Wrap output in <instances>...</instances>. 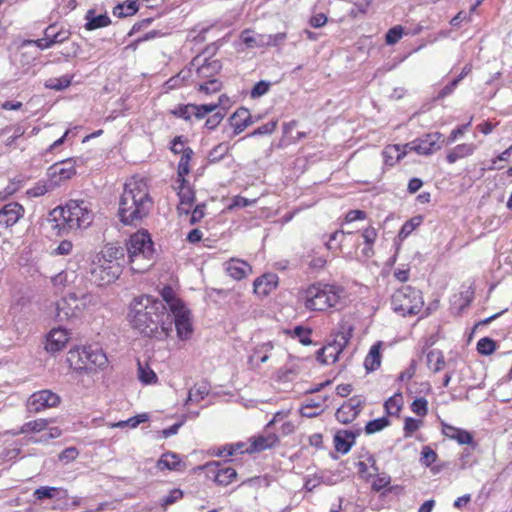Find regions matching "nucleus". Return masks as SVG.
Masks as SVG:
<instances>
[{
  "label": "nucleus",
  "mask_w": 512,
  "mask_h": 512,
  "mask_svg": "<svg viewBox=\"0 0 512 512\" xmlns=\"http://www.w3.org/2000/svg\"><path fill=\"white\" fill-rule=\"evenodd\" d=\"M200 469L205 470L207 475L212 477L214 482L220 486L231 484L237 477V472L233 467L223 466L216 461L206 463Z\"/></svg>",
  "instance_id": "15"
},
{
  "label": "nucleus",
  "mask_w": 512,
  "mask_h": 512,
  "mask_svg": "<svg viewBox=\"0 0 512 512\" xmlns=\"http://www.w3.org/2000/svg\"><path fill=\"white\" fill-rule=\"evenodd\" d=\"M367 460L370 463V468H372L375 473L372 475L370 481L368 482L371 484V490L373 492L379 493L389 487L391 483V477L385 472L379 473V467L373 455H369Z\"/></svg>",
  "instance_id": "25"
},
{
  "label": "nucleus",
  "mask_w": 512,
  "mask_h": 512,
  "mask_svg": "<svg viewBox=\"0 0 512 512\" xmlns=\"http://www.w3.org/2000/svg\"><path fill=\"white\" fill-rule=\"evenodd\" d=\"M137 378L143 385H155L158 383V376L150 367L148 362H137Z\"/></svg>",
  "instance_id": "37"
},
{
  "label": "nucleus",
  "mask_w": 512,
  "mask_h": 512,
  "mask_svg": "<svg viewBox=\"0 0 512 512\" xmlns=\"http://www.w3.org/2000/svg\"><path fill=\"white\" fill-rule=\"evenodd\" d=\"M270 86V82L264 80L257 82L250 91V97L256 99L265 95L269 91Z\"/></svg>",
  "instance_id": "61"
},
{
  "label": "nucleus",
  "mask_w": 512,
  "mask_h": 512,
  "mask_svg": "<svg viewBox=\"0 0 512 512\" xmlns=\"http://www.w3.org/2000/svg\"><path fill=\"white\" fill-rule=\"evenodd\" d=\"M427 365L433 372H439L445 367V358L442 351L434 349L427 354Z\"/></svg>",
  "instance_id": "45"
},
{
  "label": "nucleus",
  "mask_w": 512,
  "mask_h": 512,
  "mask_svg": "<svg viewBox=\"0 0 512 512\" xmlns=\"http://www.w3.org/2000/svg\"><path fill=\"white\" fill-rule=\"evenodd\" d=\"M423 426L422 419L406 417L404 419L403 433L405 438L412 437L413 434Z\"/></svg>",
  "instance_id": "56"
},
{
  "label": "nucleus",
  "mask_w": 512,
  "mask_h": 512,
  "mask_svg": "<svg viewBox=\"0 0 512 512\" xmlns=\"http://www.w3.org/2000/svg\"><path fill=\"white\" fill-rule=\"evenodd\" d=\"M86 23L84 28L87 31H93L96 29L107 27L111 24V19L105 14L95 15V10L90 9L85 15Z\"/></svg>",
  "instance_id": "34"
},
{
  "label": "nucleus",
  "mask_w": 512,
  "mask_h": 512,
  "mask_svg": "<svg viewBox=\"0 0 512 512\" xmlns=\"http://www.w3.org/2000/svg\"><path fill=\"white\" fill-rule=\"evenodd\" d=\"M54 220L61 219L63 228L68 230L86 229L94 221L91 204L83 199H70L63 206L54 208L51 212Z\"/></svg>",
  "instance_id": "7"
},
{
  "label": "nucleus",
  "mask_w": 512,
  "mask_h": 512,
  "mask_svg": "<svg viewBox=\"0 0 512 512\" xmlns=\"http://www.w3.org/2000/svg\"><path fill=\"white\" fill-rule=\"evenodd\" d=\"M146 421H148V415L143 413V414H138L136 416H133L127 420H122V421L115 422V423H109L108 426L111 428H125V427L136 428L139 424L144 423Z\"/></svg>",
  "instance_id": "50"
},
{
  "label": "nucleus",
  "mask_w": 512,
  "mask_h": 512,
  "mask_svg": "<svg viewBox=\"0 0 512 512\" xmlns=\"http://www.w3.org/2000/svg\"><path fill=\"white\" fill-rule=\"evenodd\" d=\"M352 232H345L344 230H337L331 234L329 241L326 243V247L329 250H332L334 247L332 246L333 241H339L338 249L343 251L342 243L346 240L347 237L352 236Z\"/></svg>",
  "instance_id": "60"
},
{
  "label": "nucleus",
  "mask_w": 512,
  "mask_h": 512,
  "mask_svg": "<svg viewBox=\"0 0 512 512\" xmlns=\"http://www.w3.org/2000/svg\"><path fill=\"white\" fill-rule=\"evenodd\" d=\"M76 174V164L71 158L53 164L48 169V176L54 188L71 179Z\"/></svg>",
  "instance_id": "16"
},
{
  "label": "nucleus",
  "mask_w": 512,
  "mask_h": 512,
  "mask_svg": "<svg viewBox=\"0 0 512 512\" xmlns=\"http://www.w3.org/2000/svg\"><path fill=\"white\" fill-rule=\"evenodd\" d=\"M174 317V324L177 336L181 340L191 338L193 334L191 311L185 306L170 313Z\"/></svg>",
  "instance_id": "17"
},
{
  "label": "nucleus",
  "mask_w": 512,
  "mask_h": 512,
  "mask_svg": "<svg viewBox=\"0 0 512 512\" xmlns=\"http://www.w3.org/2000/svg\"><path fill=\"white\" fill-rule=\"evenodd\" d=\"M285 333L291 338L298 339V341L304 346H310L313 344V340L311 338L313 329L311 327L297 325L293 329L286 330Z\"/></svg>",
  "instance_id": "38"
},
{
  "label": "nucleus",
  "mask_w": 512,
  "mask_h": 512,
  "mask_svg": "<svg viewBox=\"0 0 512 512\" xmlns=\"http://www.w3.org/2000/svg\"><path fill=\"white\" fill-rule=\"evenodd\" d=\"M441 432L445 437L456 441L460 445L473 442V436L470 432L444 422L441 423Z\"/></svg>",
  "instance_id": "27"
},
{
  "label": "nucleus",
  "mask_w": 512,
  "mask_h": 512,
  "mask_svg": "<svg viewBox=\"0 0 512 512\" xmlns=\"http://www.w3.org/2000/svg\"><path fill=\"white\" fill-rule=\"evenodd\" d=\"M360 435V431H352L341 429L336 431L333 437L334 448L338 453L342 455L347 454L351 448L355 445L357 437Z\"/></svg>",
  "instance_id": "20"
},
{
  "label": "nucleus",
  "mask_w": 512,
  "mask_h": 512,
  "mask_svg": "<svg viewBox=\"0 0 512 512\" xmlns=\"http://www.w3.org/2000/svg\"><path fill=\"white\" fill-rule=\"evenodd\" d=\"M476 145L474 143H461L456 145L446 154V161L453 164L461 159L467 158L474 154Z\"/></svg>",
  "instance_id": "32"
},
{
  "label": "nucleus",
  "mask_w": 512,
  "mask_h": 512,
  "mask_svg": "<svg viewBox=\"0 0 512 512\" xmlns=\"http://www.w3.org/2000/svg\"><path fill=\"white\" fill-rule=\"evenodd\" d=\"M60 397L51 390H40L34 392L27 400V408L32 413H39L48 408L58 406Z\"/></svg>",
  "instance_id": "13"
},
{
  "label": "nucleus",
  "mask_w": 512,
  "mask_h": 512,
  "mask_svg": "<svg viewBox=\"0 0 512 512\" xmlns=\"http://www.w3.org/2000/svg\"><path fill=\"white\" fill-rule=\"evenodd\" d=\"M308 358H299L293 355H289L287 363L281 369V374L285 378H289L290 375H298L304 368V362Z\"/></svg>",
  "instance_id": "39"
},
{
  "label": "nucleus",
  "mask_w": 512,
  "mask_h": 512,
  "mask_svg": "<svg viewBox=\"0 0 512 512\" xmlns=\"http://www.w3.org/2000/svg\"><path fill=\"white\" fill-rule=\"evenodd\" d=\"M381 349H382L381 341L374 343L370 347V350L364 359V367L367 372H373L380 368L381 361H382Z\"/></svg>",
  "instance_id": "33"
},
{
  "label": "nucleus",
  "mask_w": 512,
  "mask_h": 512,
  "mask_svg": "<svg viewBox=\"0 0 512 512\" xmlns=\"http://www.w3.org/2000/svg\"><path fill=\"white\" fill-rule=\"evenodd\" d=\"M127 264L134 273H144L153 264L155 253L150 233L141 229L130 235L125 243Z\"/></svg>",
  "instance_id": "5"
},
{
  "label": "nucleus",
  "mask_w": 512,
  "mask_h": 512,
  "mask_svg": "<svg viewBox=\"0 0 512 512\" xmlns=\"http://www.w3.org/2000/svg\"><path fill=\"white\" fill-rule=\"evenodd\" d=\"M222 63L218 59L194 57L189 65L167 81L169 88H176L185 82L199 83L219 79Z\"/></svg>",
  "instance_id": "6"
},
{
  "label": "nucleus",
  "mask_w": 512,
  "mask_h": 512,
  "mask_svg": "<svg viewBox=\"0 0 512 512\" xmlns=\"http://www.w3.org/2000/svg\"><path fill=\"white\" fill-rule=\"evenodd\" d=\"M56 30V25H49L44 32V35L46 36H52L55 44L63 43L64 41L68 40L70 37V32L68 30Z\"/></svg>",
  "instance_id": "57"
},
{
  "label": "nucleus",
  "mask_w": 512,
  "mask_h": 512,
  "mask_svg": "<svg viewBox=\"0 0 512 512\" xmlns=\"http://www.w3.org/2000/svg\"><path fill=\"white\" fill-rule=\"evenodd\" d=\"M279 284V277L275 273H265L256 278L253 283L254 293L266 297L273 292Z\"/></svg>",
  "instance_id": "23"
},
{
  "label": "nucleus",
  "mask_w": 512,
  "mask_h": 512,
  "mask_svg": "<svg viewBox=\"0 0 512 512\" xmlns=\"http://www.w3.org/2000/svg\"><path fill=\"white\" fill-rule=\"evenodd\" d=\"M72 79V75H63L61 77L50 78L45 83V86L56 91H61L68 88L71 85Z\"/></svg>",
  "instance_id": "53"
},
{
  "label": "nucleus",
  "mask_w": 512,
  "mask_h": 512,
  "mask_svg": "<svg viewBox=\"0 0 512 512\" xmlns=\"http://www.w3.org/2000/svg\"><path fill=\"white\" fill-rule=\"evenodd\" d=\"M11 131L13 132L12 135L5 140V146L7 148H11L12 146H14L16 140L21 138L25 133V130L20 125L6 126L0 129V136H3Z\"/></svg>",
  "instance_id": "49"
},
{
  "label": "nucleus",
  "mask_w": 512,
  "mask_h": 512,
  "mask_svg": "<svg viewBox=\"0 0 512 512\" xmlns=\"http://www.w3.org/2000/svg\"><path fill=\"white\" fill-rule=\"evenodd\" d=\"M278 443L279 437L273 432L254 436L250 438V446L246 448V453L262 452L275 447Z\"/></svg>",
  "instance_id": "24"
},
{
  "label": "nucleus",
  "mask_w": 512,
  "mask_h": 512,
  "mask_svg": "<svg viewBox=\"0 0 512 512\" xmlns=\"http://www.w3.org/2000/svg\"><path fill=\"white\" fill-rule=\"evenodd\" d=\"M54 189L53 184L50 182V180H40L37 183L34 184L33 187L29 188L26 191V194L30 198H37L45 195L47 192Z\"/></svg>",
  "instance_id": "47"
},
{
  "label": "nucleus",
  "mask_w": 512,
  "mask_h": 512,
  "mask_svg": "<svg viewBox=\"0 0 512 512\" xmlns=\"http://www.w3.org/2000/svg\"><path fill=\"white\" fill-rule=\"evenodd\" d=\"M226 274L236 281L246 278L252 273V266L238 258H231L224 263Z\"/></svg>",
  "instance_id": "21"
},
{
  "label": "nucleus",
  "mask_w": 512,
  "mask_h": 512,
  "mask_svg": "<svg viewBox=\"0 0 512 512\" xmlns=\"http://www.w3.org/2000/svg\"><path fill=\"white\" fill-rule=\"evenodd\" d=\"M153 204L149 180L140 175H133L124 183L119 200V219L124 225L139 223L149 215Z\"/></svg>",
  "instance_id": "2"
},
{
  "label": "nucleus",
  "mask_w": 512,
  "mask_h": 512,
  "mask_svg": "<svg viewBox=\"0 0 512 512\" xmlns=\"http://www.w3.org/2000/svg\"><path fill=\"white\" fill-rule=\"evenodd\" d=\"M476 348L479 354L489 356L495 352L497 343L489 337H483L478 340Z\"/></svg>",
  "instance_id": "54"
},
{
  "label": "nucleus",
  "mask_w": 512,
  "mask_h": 512,
  "mask_svg": "<svg viewBox=\"0 0 512 512\" xmlns=\"http://www.w3.org/2000/svg\"><path fill=\"white\" fill-rule=\"evenodd\" d=\"M193 155H194V152L191 148H188V150L185 151V154L181 155L180 160L178 162V167H177L178 181H183V179H185V177L190 173V171H191L190 162L192 160Z\"/></svg>",
  "instance_id": "43"
},
{
  "label": "nucleus",
  "mask_w": 512,
  "mask_h": 512,
  "mask_svg": "<svg viewBox=\"0 0 512 512\" xmlns=\"http://www.w3.org/2000/svg\"><path fill=\"white\" fill-rule=\"evenodd\" d=\"M234 134H240L252 124V116L247 108H238L229 119Z\"/></svg>",
  "instance_id": "28"
},
{
  "label": "nucleus",
  "mask_w": 512,
  "mask_h": 512,
  "mask_svg": "<svg viewBox=\"0 0 512 512\" xmlns=\"http://www.w3.org/2000/svg\"><path fill=\"white\" fill-rule=\"evenodd\" d=\"M67 362L78 373L95 374L108 365V358L96 344L77 346L69 350Z\"/></svg>",
  "instance_id": "8"
},
{
  "label": "nucleus",
  "mask_w": 512,
  "mask_h": 512,
  "mask_svg": "<svg viewBox=\"0 0 512 512\" xmlns=\"http://www.w3.org/2000/svg\"><path fill=\"white\" fill-rule=\"evenodd\" d=\"M392 309L403 317L418 315L424 307L422 292L410 285L397 289L391 297Z\"/></svg>",
  "instance_id": "9"
},
{
  "label": "nucleus",
  "mask_w": 512,
  "mask_h": 512,
  "mask_svg": "<svg viewBox=\"0 0 512 512\" xmlns=\"http://www.w3.org/2000/svg\"><path fill=\"white\" fill-rule=\"evenodd\" d=\"M138 11L136 1L128 0L126 3L119 4L113 9V14L119 18L134 15Z\"/></svg>",
  "instance_id": "51"
},
{
  "label": "nucleus",
  "mask_w": 512,
  "mask_h": 512,
  "mask_svg": "<svg viewBox=\"0 0 512 512\" xmlns=\"http://www.w3.org/2000/svg\"><path fill=\"white\" fill-rule=\"evenodd\" d=\"M25 208L18 202H10L0 209V227L10 228L24 217Z\"/></svg>",
  "instance_id": "19"
},
{
  "label": "nucleus",
  "mask_w": 512,
  "mask_h": 512,
  "mask_svg": "<svg viewBox=\"0 0 512 512\" xmlns=\"http://www.w3.org/2000/svg\"><path fill=\"white\" fill-rule=\"evenodd\" d=\"M221 103H222V100L220 97L218 102H216V103L201 104V105L193 104V116L199 120L203 119L209 113L214 112L221 105Z\"/></svg>",
  "instance_id": "52"
},
{
  "label": "nucleus",
  "mask_w": 512,
  "mask_h": 512,
  "mask_svg": "<svg viewBox=\"0 0 512 512\" xmlns=\"http://www.w3.org/2000/svg\"><path fill=\"white\" fill-rule=\"evenodd\" d=\"M385 413L390 417L399 418L404 407V397L401 392H396L384 402Z\"/></svg>",
  "instance_id": "35"
},
{
  "label": "nucleus",
  "mask_w": 512,
  "mask_h": 512,
  "mask_svg": "<svg viewBox=\"0 0 512 512\" xmlns=\"http://www.w3.org/2000/svg\"><path fill=\"white\" fill-rule=\"evenodd\" d=\"M160 294L163 301L166 303V307L168 306L170 313L185 306V303L176 295L175 291L170 286L163 287Z\"/></svg>",
  "instance_id": "40"
},
{
  "label": "nucleus",
  "mask_w": 512,
  "mask_h": 512,
  "mask_svg": "<svg viewBox=\"0 0 512 512\" xmlns=\"http://www.w3.org/2000/svg\"><path fill=\"white\" fill-rule=\"evenodd\" d=\"M348 299L346 288L336 282L315 281L303 287L299 300L312 313H334L341 311Z\"/></svg>",
  "instance_id": "3"
},
{
  "label": "nucleus",
  "mask_w": 512,
  "mask_h": 512,
  "mask_svg": "<svg viewBox=\"0 0 512 512\" xmlns=\"http://www.w3.org/2000/svg\"><path fill=\"white\" fill-rule=\"evenodd\" d=\"M367 219V213L360 209L349 210L345 213L341 225L349 224L355 221H364Z\"/></svg>",
  "instance_id": "59"
},
{
  "label": "nucleus",
  "mask_w": 512,
  "mask_h": 512,
  "mask_svg": "<svg viewBox=\"0 0 512 512\" xmlns=\"http://www.w3.org/2000/svg\"><path fill=\"white\" fill-rule=\"evenodd\" d=\"M275 345L273 341H265L257 343L249 356V363L252 365H260L266 363L272 356Z\"/></svg>",
  "instance_id": "26"
},
{
  "label": "nucleus",
  "mask_w": 512,
  "mask_h": 512,
  "mask_svg": "<svg viewBox=\"0 0 512 512\" xmlns=\"http://www.w3.org/2000/svg\"><path fill=\"white\" fill-rule=\"evenodd\" d=\"M241 41L247 48H263L264 35H253V30L244 29L240 34Z\"/></svg>",
  "instance_id": "46"
},
{
  "label": "nucleus",
  "mask_w": 512,
  "mask_h": 512,
  "mask_svg": "<svg viewBox=\"0 0 512 512\" xmlns=\"http://www.w3.org/2000/svg\"><path fill=\"white\" fill-rule=\"evenodd\" d=\"M70 340V332L64 328L52 329L46 339L45 348L50 352H58L63 350Z\"/></svg>",
  "instance_id": "22"
},
{
  "label": "nucleus",
  "mask_w": 512,
  "mask_h": 512,
  "mask_svg": "<svg viewBox=\"0 0 512 512\" xmlns=\"http://www.w3.org/2000/svg\"><path fill=\"white\" fill-rule=\"evenodd\" d=\"M352 334L353 328L351 326H341V329L334 334L333 341L317 351V361L325 365L336 363L340 354L348 346Z\"/></svg>",
  "instance_id": "10"
},
{
  "label": "nucleus",
  "mask_w": 512,
  "mask_h": 512,
  "mask_svg": "<svg viewBox=\"0 0 512 512\" xmlns=\"http://www.w3.org/2000/svg\"><path fill=\"white\" fill-rule=\"evenodd\" d=\"M52 422V419H44L38 418L35 420L28 421L24 423L20 429L16 432H13L12 435L16 436L19 434H37L46 431L45 434L41 436L38 440L39 442H47L51 439H56L61 436L62 431L58 427H50L49 424Z\"/></svg>",
  "instance_id": "11"
},
{
  "label": "nucleus",
  "mask_w": 512,
  "mask_h": 512,
  "mask_svg": "<svg viewBox=\"0 0 512 512\" xmlns=\"http://www.w3.org/2000/svg\"><path fill=\"white\" fill-rule=\"evenodd\" d=\"M172 114L189 121L193 117V104L179 105L172 111Z\"/></svg>",
  "instance_id": "62"
},
{
  "label": "nucleus",
  "mask_w": 512,
  "mask_h": 512,
  "mask_svg": "<svg viewBox=\"0 0 512 512\" xmlns=\"http://www.w3.org/2000/svg\"><path fill=\"white\" fill-rule=\"evenodd\" d=\"M423 216L417 215L407 220L401 227L398 233V239L400 241L405 240L409 237L414 230H416L423 223Z\"/></svg>",
  "instance_id": "44"
},
{
  "label": "nucleus",
  "mask_w": 512,
  "mask_h": 512,
  "mask_svg": "<svg viewBox=\"0 0 512 512\" xmlns=\"http://www.w3.org/2000/svg\"><path fill=\"white\" fill-rule=\"evenodd\" d=\"M411 411L421 419L428 414V401L424 397L415 398L410 404Z\"/></svg>",
  "instance_id": "55"
},
{
  "label": "nucleus",
  "mask_w": 512,
  "mask_h": 512,
  "mask_svg": "<svg viewBox=\"0 0 512 512\" xmlns=\"http://www.w3.org/2000/svg\"><path fill=\"white\" fill-rule=\"evenodd\" d=\"M177 186L175 187L179 197V204L177 210L179 214H189L195 201V192L186 179L183 181L176 180Z\"/></svg>",
  "instance_id": "18"
},
{
  "label": "nucleus",
  "mask_w": 512,
  "mask_h": 512,
  "mask_svg": "<svg viewBox=\"0 0 512 512\" xmlns=\"http://www.w3.org/2000/svg\"><path fill=\"white\" fill-rule=\"evenodd\" d=\"M361 237L363 239V248L361 250L362 255L365 258H371L374 256V245L378 238V231L372 225L365 227L361 231Z\"/></svg>",
  "instance_id": "30"
},
{
  "label": "nucleus",
  "mask_w": 512,
  "mask_h": 512,
  "mask_svg": "<svg viewBox=\"0 0 512 512\" xmlns=\"http://www.w3.org/2000/svg\"><path fill=\"white\" fill-rule=\"evenodd\" d=\"M73 250V243L70 240H62L58 246L53 250L52 254L57 256L70 255Z\"/></svg>",
  "instance_id": "64"
},
{
  "label": "nucleus",
  "mask_w": 512,
  "mask_h": 512,
  "mask_svg": "<svg viewBox=\"0 0 512 512\" xmlns=\"http://www.w3.org/2000/svg\"><path fill=\"white\" fill-rule=\"evenodd\" d=\"M365 405V400L361 396H353L344 401L337 409L335 417L342 424L352 423L361 413Z\"/></svg>",
  "instance_id": "14"
},
{
  "label": "nucleus",
  "mask_w": 512,
  "mask_h": 512,
  "mask_svg": "<svg viewBox=\"0 0 512 512\" xmlns=\"http://www.w3.org/2000/svg\"><path fill=\"white\" fill-rule=\"evenodd\" d=\"M406 155H407V148H404V145H399V144L387 145L382 151L384 164L386 166H390V167H393L394 165H396Z\"/></svg>",
  "instance_id": "29"
},
{
  "label": "nucleus",
  "mask_w": 512,
  "mask_h": 512,
  "mask_svg": "<svg viewBox=\"0 0 512 512\" xmlns=\"http://www.w3.org/2000/svg\"><path fill=\"white\" fill-rule=\"evenodd\" d=\"M404 35V28L401 25H395L390 28L385 35L387 45H395Z\"/></svg>",
  "instance_id": "58"
},
{
  "label": "nucleus",
  "mask_w": 512,
  "mask_h": 512,
  "mask_svg": "<svg viewBox=\"0 0 512 512\" xmlns=\"http://www.w3.org/2000/svg\"><path fill=\"white\" fill-rule=\"evenodd\" d=\"M194 84L196 91L204 95H212L218 93L223 87V83L220 79L207 80Z\"/></svg>",
  "instance_id": "42"
},
{
  "label": "nucleus",
  "mask_w": 512,
  "mask_h": 512,
  "mask_svg": "<svg viewBox=\"0 0 512 512\" xmlns=\"http://www.w3.org/2000/svg\"><path fill=\"white\" fill-rule=\"evenodd\" d=\"M287 35L284 32L276 33L273 35H264L263 48L264 47H275L281 44Z\"/></svg>",
  "instance_id": "63"
},
{
  "label": "nucleus",
  "mask_w": 512,
  "mask_h": 512,
  "mask_svg": "<svg viewBox=\"0 0 512 512\" xmlns=\"http://www.w3.org/2000/svg\"><path fill=\"white\" fill-rule=\"evenodd\" d=\"M182 465V461L180 457L176 453L167 452L162 454L158 461V468L160 470L168 469V470H180Z\"/></svg>",
  "instance_id": "41"
},
{
  "label": "nucleus",
  "mask_w": 512,
  "mask_h": 512,
  "mask_svg": "<svg viewBox=\"0 0 512 512\" xmlns=\"http://www.w3.org/2000/svg\"><path fill=\"white\" fill-rule=\"evenodd\" d=\"M130 326L146 337H168L173 319L163 301L150 295L135 297L127 314Z\"/></svg>",
  "instance_id": "1"
},
{
  "label": "nucleus",
  "mask_w": 512,
  "mask_h": 512,
  "mask_svg": "<svg viewBox=\"0 0 512 512\" xmlns=\"http://www.w3.org/2000/svg\"><path fill=\"white\" fill-rule=\"evenodd\" d=\"M442 137L443 134L440 132L427 133L421 138L404 144V148L419 155H431L441 148L440 141Z\"/></svg>",
  "instance_id": "12"
},
{
  "label": "nucleus",
  "mask_w": 512,
  "mask_h": 512,
  "mask_svg": "<svg viewBox=\"0 0 512 512\" xmlns=\"http://www.w3.org/2000/svg\"><path fill=\"white\" fill-rule=\"evenodd\" d=\"M390 425L391 421L388 419V417L383 416L367 422L364 427V431L367 435H371L382 431L383 429L389 427Z\"/></svg>",
  "instance_id": "48"
},
{
  "label": "nucleus",
  "mask_w": 512,
  "mask_h": 512,
  "mask_svg": "<svg viewBox=\"0 0 512 512\" xmlns=\"http://www.w3.org/2000/svg\"><path fill=\"white\" fill-rule=\"evenodd\" d=\"M125 249L116 242L104 244L93 256L90 267L92 280L99 286L115 282L123 272Z\"/></svg>",
  "instance_id": "4"
},
{
  "label": "nucleus",
  "mask_w": 512,
  "mask_h": 512,
  "mask_svg": "<svg viewBox=\"0 0 512 512\" xmlns=\"http://www.w3.org/2000/svg\"><path fill=\"white\" fill-rule=\"evenodd\" d=\"M438 460V454L429 445L422 447L420 454V462L423 466L430 468L433 474H438L444 465H433Z\"/></svg>",
  "instance_id": "36"
},
{
  "label": "nucleus",
  "mask_w": 512,
  "mask_h": 512,
  "mask_svg": "<svg viewBox=\"0 0 512 512\" xmlns=\"http://www.w3.org/2000/svg\"><path fill=\"white\" fill-rule=\"evenodd\" d=\"M33 496L38 501L53 498L58 500H67L68 491L62 487L41 486L34 490Z\"/></svg>",
  "instance_id": "31"
}]
</instances>
